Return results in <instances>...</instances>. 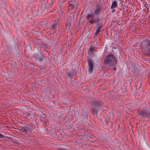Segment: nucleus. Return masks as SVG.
<instances>
[{
	"label": "nucleus",
	"instance_id": "obj_1",
	"mask_svg": "<svg viewBox=\"0 0 150 150\" xmlns=\"http://www.w3.org/2000/svg\"><path fill=\"white\" fill-rule=\"evenodd\" d=\"M90 104L91 105V108L90 110L92 114L96 116L98 119L100 121V122L104 124L103 120H104L105 125L109 128H111L112 127V122L110 121V118L109 116L107 114L103 115H98V112L99 110L100 107L105 106V104L101 100H98L97 99L93 100L90 102Z\"/></svg>",
	"mask_w": 150,
	"mask_h": 150
},
{
	"label": "nucleus",
	"instance_id": "obj_2",
	"mask_svg": "<svg viewBox=\"0 0 150 150\" xmlns=\"http://www.w3.org/2000/svg\"><path fill=\"white\" fill-rule=\"evenodd\" d=\"M86 17L88 21H89V23L90 24H96V31L94 35V36L95 37L102 30L103 26V17L99 16H96L94 17L93 15L90 13L88 14Z\"/></svg>",
	"mask_w": 150,
	"mask_h": 150
},
{
	"label": "nucleus",
	"instance_id": "obj_3",
	"mask_svg": "<svg viewBox=\"0 0 150 150\" xmlns=\"http://www.w3.org/2000/svg\"><path fill=\"white\" fill-rule=\"evenodd\" d=\"M117 58L111 53L108 54L105 56L103 62L104 64H109L112 66L117 64Z\"/></svg>",
	"mask_w": 150,
	"mask_h": 150
},
{
	"label": "nucleus",
	"instance_id": "obj_4",
	"mask_svg": "<svg viewBox=\"0 0 150 150\" xmlns=\"http://www.w3.org/2000/svg\"><path fill=\"white\" fill-rule=\"evenodd\" d=\"M33 57L36 62H38L40 64L46 63L47 61L46 57L42 52L38 51L37 53L34 54Z\"/></svg>",
	"mask_w": 150,
	"mask_h": 150
},
{
	"label": "nucleus",
	"instance_id": "obj_5",
	"mask_svg": "<svg viewBox=\"0 0 150 150\" xmlns=\"http://www.w3.org/2000/svg\"><path fill=\"white\" fill-rule=\"evenodd\" d=\"M21 129H17L20 131L24 133H31V132L35 129L31 126L28 124L21 123Z\"/></svg>",
	"mask_w": 150,
	"mask_h": 150
},
{
	"label": "nucleus",
	"instance_id": "obj_6",
	"mask_svg": "<svg viewBox=\"0 0 150 150\" xmlns=\"http://www.w3.org/2000/svg\"><path fill=\"white\" fill-rule=\"evenodd\" d=\"M90 116H88L87 110L85 109H83L81 111L80 119L81 121L83 122L89 124L88 121H90Z\"/></svg>",
	"mask_w": 150,
	"mask_h": 150
},
{
	"label": "nucleus",
	"instance_id": "obj_7",
	"mask_svg": "<svg viewBox=\"0 0 150 150\" xmlns=\"http://www.w3.org/2000/svg\"><path fill=\"white\" fill-rule=\"evenodd\" d=\"M140 47L142 49L148 50L149 53H150V40L145 38L142 41Z\"/></svg>",
	"mask_w": 150,
	"mask_h": 150
},
{
	"label": "nucleus",
	"instance_id": "obj_8",
	"mask_svg": "<svg viewBox=\"0 0 150 150\" xmlns=\"http://www.w3.org/2000/svg\"><path fill=\"white\" fill-rule=\"evenodd\" d=\"M35 42V44L41 49H46L48 47L47 45L45 43L44 41L41 39H37Z\"/></svg>",
	"mask_w": 150,
	"mask_h": 150
},
{
	"label": "nucleus",
	"instance_id": "obj_9",
	"mask_svg": "<svg viewBox=\"0 0 150 150\" xmlns=\"http://www.w3.org/2000/svg\"><path fill=\"white\" fill-rule=\"evenodd\" d=\"M88 61L87 68L88 71L90 74H92L94 69V63L93 61L92 58L88 56L87 57V58Z\"/></svg>",
	"mask_w": 150,
	"mask_h": 150
},
{
	"label": "nucleus",
	"instance_id": "obj_10",
	"mask_svg": "<svg viewBox=\"0 0 150 150\" xmlns=\"http://www.w3.org/2000/svg\"><path fill=\"white\" fill-rule=\"evenodd\" d=\"M99 4H97L95 8V10L94 12V14L98 15L102 10V8H103V5L101 3L100 0H99Z\"/></svg>",
	"mask_w": 150,
	"mask_h": 150
},
{
	"label": "nucleus",
	"instance_id": "obj_11",
	"mask_svg": "<svg viewBox=\"0 0 150 150\" xmlns=\"http://www.w3.org/2000/svg\"><path fill=\"white\" fill-rule=\"evenodd\" d=\"M97 48L95 46H93L92 45L90 46L88 52V54L90 56L89 57L91 58L93 57L91 55H94V52H97Z\"/></svg>",
	"mask_w": 150,
	"mask_h": 150
},
{
	"label": "nucleus",
	"instance_id": "obj_12",
	"mask_svg": "<svg viewBox=\"0 0 150 150\" xmlns=\"http://www.w3.org/2000/svg\"><path fill=\"white\" fill-rule=\"evenodd\" d=\"M69 6L71 8V10H76L78 6V4L76 1L74 0L73 1H69L68 2Z\"/></svg>",
	"mask_w": 150,
	"mask_h": 150
},
{
	"label": "nucleus",
	"instance_id": "obj_13",
	"mask_svg": "<svg viewBox=\"0 0 150 150\" xmlns=\"http://www.w3.org/2000/svg\"><path fill=\"white\" fill-rule=\"evenodd\" d=\"M77 71L74 69H72L71 71L66 72V76L68 79H73L74 75L76 74Z\"/></svg>",
	"mask_w": 150,
	"mask_h": 150
},
{
	"label": "nucleus",
	"instance_id": "obj_14",
	"mask_svg": "<svg viewBox=\"0 0 150 150\" xmlns=\"http://www.w3.org/2000/svg\"><path fill=\"white\" fill-rule=\"evenodd\" d=\"M147 109L145 108L144 109L139 110L137 111V113L139 115L143 117H147Z\"/></svg>",
	"mask_w": 150,
	"mask_h": 150
},
{
	"label": "nucleus",
	"instance_id": "obj_15",
	"mask_svg": "<svg viewBox=\"0 0 150 150\" xmlns=\"http://www.w3.org/2000/svg\"><path fill=\"white\" fill-rule=\"evenodd\" d=\"M59 24V22L57 21H55L51 25V28L53 30L54 33H55L56 31V28Z\"/></svg>",
	"mask_w": 150,
	"mask_h": 150
},
{
	"label": "nucleus",
	"instance_id": "obj_16",
	"mask_svg": "<svg viewBox=\"0 0 150 150\" xmlns=\"http://www.w3.org/2000/svg\"><path fill=\"white\" fill-rule=\"evenodd\" d=\"M131 68L132 70V73L134 74L138 70V67L135 63H132L131 65Z\"/></svg>",
	"mask_w": 150,
	"mask_h": 150
},
{
	"label": "nucleus",
	"instance_id": "obj_17",
	"mask_svg": "<svg viewBox=\"0 0 150 150\" xmlns=\"http://www.w3.org/2000/svg\"><path fill=\"white\" fill-rule=\"evenodd\" d=\"M39 118V119L42 123H43L44 124L46 123V121L47 120V117L45 115L44 113H43L40 116L38 117Z\"/></svg>",
	"mask_w": 150,
	"mask_h": 150
},
{
	"label": "nucleus",
	"instance_id": "obj_18",
	"mask_svg": "<svg viewBox=\"0 0 150 150\" xmlns=\"http://www.w3.org/2000/svg\"><path fill=\"white\" fill-rule=\"evenodd\" d=\"M139 74L142 76H144L146 75V69L144 67L142 68L141 69L138 71Z\"/></svg>",
	"mask_w": 150,
	"mask_h": 150
},
{
	"label": "nucleus",
	"instance_id": "obj_19",
	"mask_svg": "<svg viewBox=\"0 0 150 150\" xmlns=\"http://www.w3.org/2000/svg\"><path fill=\"white\" fill-rule=\"evenodd\" d=\"M118 0H112V3L110 7L111 9H114L117 6V2Z\"/></svg>",
	"mask_w": 150,
	"mask_h": 150
},
{
	"label": "nucleus",
	"instance_id": "obj_20",
	"mask_svg": "<svg viewBox=\"0 0 150 150\" xmlns=\"http://www.w3.org/2000/svg\"><path fill=\"white\" fill-rule=\"evenodd\" d=\"M68 119L67 121L69 122L71 121L73 119V113L71 111H69L68 112Z\"/></svg>",
	"mask_w": 150,
	"mask_h": 150
},
{
	"label": "nucleus",
	"instance_id": "obj_21",
	"mask_svg": "<svg viewBox=\"0 0 150 150\" xmlns=\"http://www.w3.org/2000/svg\"><path fill=\"white\" fill-rule=\"evenodd\" d=\"M71 26V23L69 20L66 21L65 23V26L66 29L68 30L69 29Z\"/></svg>",
	"mask_w": 150,
	"mask_h": 150
},
{
	"label": "nucleus",
	"instance_id": "obj_22",
	"mask_svg": "<svg viewBox=\"0 0 150 150\" xmlns=\"http://www.w3.org/2000/svg\"><path fill=\"white\" fill-rule=\"evenodd\" d=\"M40 66H39V68L40 70H43L45 69L46 67V63H42L40 64Z\"/></svg>",
	"mask_w": 150,
	"mask_h": 150
},
{
	"label": "nucleus",
	"instance_id": "obj_23",
	"mask_svg": "<svg viewBox=\"0 0 150 150\" xmlns=\"http://www.w3.org/2000/svg\"><path fill=\"white\" fill-rule=\"evenodd\" d=\"M43 113L41 110L40 109H38L36 110V112L35 113V115L37 116L38 117L40 116Z\"/></svg>",
	"mask_w": 150,
	"mask_h": 150
},
{
	"label": "nucleus",
	"instance_id": "obj_24",
	"mask_svg": "<svg viewBox=\"0 0 150 150\" xmlns=\"http://www.w3.org/2000/svg\"><path fill=\"white\" fill-rule=\"evenodd\" d=\"M110 66H110L109 64H104L102 68V69H104L108 70H110Z\"/></svg>",
	"mask_w": 150,
	"mask_h": 150
},
{
	"label": "nucleus",
	"instance_id": "obj_25",
	"mask_svg": "<svg viewBox=\"0 0 150 150\" xmlns=\"http://www.w3.org/2000/svg\"><path fill=\"white\" fill-rule=\"evenodd\" d=\"M48 59L49 62H54L55 58L53 57L50 56V57H48Z\"/></svg>",
	"mask_w": 150,
	"mask_h": 150
},
{
	"label": "nucleus",
	"instance_id": "obj_26",
	"mask_svg": "<svg viewBox=\"0 0 150 150\" xmlns=\"http://www.w3.org/2000/svg\"><path fill=\"white\" fill-rule=\"evenodd\" d=\"M51 132L50 133L52 134L53 136L56 137L57 136L56 130L55 129H52L51 130Z\"/></svg>",
	"mask_w": 150,
	"mask_h": 150
},
{
	"label": "nucleus",
	"instance_id": "obj_27",
	"mask_svg": "<svg viewBox=\"0 0 150 150\" xmlns=\"http://www.w3.org/2000/svg\"><path fill=\"white\" fill-rule=\"evenodd\" d=\"M16 65L17 64L16 62H15L14 63H11L10 64L11 69L14 70Z\"/></svg>",
	"mask_w": 150,
	"mask_h": 150
},
{
	"label": "nucleus",
	"instance_id": "obj_28",
	"mask_svg": "<svg viewBox=\"0 0 150 150\" xmlns=\"http://www.w3.org/2000/svg\"><path fill=\"white\" fill-rule=\"evenodd\" d=\"M64 115V114L62 112H58V113L57 114L58 119H60L61 117L63 116Z\"/></svg>",
	"mask_w": 150,
	"mask_h": 150
},
{
	"label": "nucleus",
	"instance_id": "obj_29",
	"mask_svg": "<svg viewBox=\"0 0 150 150\" xmlns=\"http://www.w3.org/2000/svg\"><path fill=\"white\" fill-rule=\"evenodd\" d=\"M81 135L82 136H83L84 138L86 139H90L91 138V136L90 135H88V134H87V135H86V134L83 133V134H82Z\"/></svg>",
	"mask_w": 150,
	"mask_h": 150
},
{
	"label": "nucleus",
	"instance_id": "obj_30",
	"mask_svg": "<svg viewBox=\"0 0 150 150\" xmlns=\"http://www.w3.org/2000/svg\"><path fill=\"white\" fill-rule=\"evenodd\" d=\"M39 8L40 9L42 12L44 11L45 10V3L43 4L42 3L40 6Z\"/></svg>",
	"mask_w": 150,
	"mask_h": 150
},
{
	"label": "nucleus",
	"instance_id": "obj_31",
	"mask_svg": "<svg viewBox=\"0 0 150 150\" xmlns=\"http://www.w3.org/2000/svg\"><path fill=\"white\" fill-rule=\"evenodd\" d=\"M67 118V116L64 115L63 116H62L60 119H59V122L63 121L66 120Z\"/></svg>",
	"mask_w": 150,
	"mask_h": 150
},
{
	"label": "nucleus",
	"instance_id": "obj_32",
	"mask_svg": "<svg viewBox=\"0 0 150 150\" xmlns=\"http://www.w3.org/2000/svg\"><path fill=\"white\" fill-rule=\"evenodd\" d=\"M102 71L103 73V76H104V75H105V73H108V70H106L104 69H102Z\"/></svg>",
	"mask_w": 150,
	"mask_h": 150
},
{
	"label": "nucleus",
	"instance_id": "obj_33",
	"mask_svg": "<svg viewBox=\"0 0 150 150\" xmlns=\"http://www.w3.org/2000/svg\"><path fill=\"white\" fill-rule=\"evenodd\" d=\"M54 62H49V64L50 65V67L54 68Z\"/></svg>",
	"mask_w": 150,
	"mask_h": 150
},
{
	"label": "nucleus",
	"instance_id": "obj_34",
	"mask_svg": "<svg viewBox=\"0 0 150 150\" xmlns=\"http://www.w3.org/2000/svg\"><path fill=\"white\" fill-rule=\"evenodd\" d=\"M147 117H150V109H147Z\"/></svg>",
	"mask_w": 150,
	"mask_h": 150
},
{
	"label": "nucleus",
	"instance_id": "obj_35",
	"mask_svg": "<svg viewBox=\"0 0 150 150\" xmlns=\"http://www.w3.org/2000/svg\"><path fill=\"white\" fill-rule=\"evenodd\" d=\"M43 50L42 51L45 54H47L48 55H50L49 53L46 50V49H42Z\"/></svg>",
	"mask_w": 150,
	"mask_h": 150
},
{
	"label": "nucleus",
	"instance_id": "obj_36",
	"mask_svg": "<svg viewBox=\"0 0 150 150\" xmlns=\"http://www.w3.org/2000/svg\"><path fill=\"white\" fill-rule=\"evenodd\" d=\"M146 125V123H143L142 124V126H143V131L144 132H145V126Z\"/></svg>",
	"mask_w": 150,
	"mask_h": 150
},
{
	"label": "nucleus",
	"instance_id": "obj_37",
	"mask_svg": "<svg viewBox=\"0 0 150 150\" xmlns=\"http://www.w3.org/2000/svg\"><path fill=\"white\" fill-rule=\"evenodd\" d=\"M47 3L49 5L50 4L52 5L53 4V2L52 0H48V2Z\"/></svg>",
	"mask_w": 150,
	"mask_h": 150
},
{
	"label": "nucleus",
	"instance_id": "obj_38",
	"mask_svg": "<svg viewBox=\"0 0 150 150\" xmlns=\"http://www.w3.org/2000/svg\"><path fill=\"white\" fill-rule=\"evenodd\" d=\"M111 75L110 74V73L109 72H108L107 73V74H105V75L104 76L105 77H110L111 76Z\"/></svg>",
	"mask_w": 150,
	"mask_h": 150
},
{
	"label": "nucleus",
	"instance_id": "obj_39",
	"mask_svg": "<svg viewBox=\"0 0 150 150\" xmlns=\"http://www.w3.org/2000/svg\"><path fill=\"white\" fill-rule=\"evenodd\" d=\"M119 1H120V3L122 6H124L125 5V3L122 0H119Z\"/></svg>",
	"mask_w": 150,
	"mask_h": 150
},
{
	"label": "nucleus",
	"instance_id": "obj_40",
	"mask_svg": "<svg viewBox=\"0 0 150 150\" xmlns=\"http://www.w3.org/2000/svg\"><path fill=\"white\" fill-rule=\"evenodd\" d=\"M21 123H21V122H19V123L16 124V127H19V129L21 128L20 127L21 126ZM16 129H17V128H16Z\"/></svg>",
	"mask_w": 150,
	"mask_h": 150
},
{
	"label": "nucleus",
	"instance_id": "obj_41",
	"mask_svg": "<svg viewBox=\"0 0 150 150\" xmlns=\"http://www.w3.org/2000/svg\"><path fill=\"white\" fill-rule=\"evenodd\" d=\"M11 142L13 143H14L15 144H18L19 143L18 141H16L14 140H13V141H11Z\"/></svg>",
	"mask_w": 150,
	"mask_h": 150
},
{
	"label": "nucleus",
	"instance_id": "obj_42",
	"mask_svg": "<svg viewBox=\"0 0 150 150\" xmlns=\"http://www.w3.org/2000/svg\"><path fill=\"white\" fill-rule=\"evenodd\" d=\"M7 137V136H4L3 134L0 133V138H5Z\"/></svg>",
	"mask_w": 150,
	"mask_h": 150
},
{
	"label": "nucleus",
	"instance_id": "obj_43",
	"mask_svg": "<svg viewBox=\"0 0 150 150\" xmlns=\"http://www.w3.org/2000/svg\"><path fill=\"white\" fill-rule=\"evenodd\" d=\"M81 52V50H78L77 52V54L78 55L77 57H78L79 55L80 54Z\"/></svg>",
	"mask_w": 150,
	"mask_h": 150
},
{
	"label": "nucleus",
	"instance_id": "obj_44",
	"mask_svg": "<svg viewBox=\"0 0 150 150\" xmlns=\"http://www.w3.org/2000/svg\"><path fill=\"white\" fill-rule=\"evenodd\" d=\"M38 83L39 85H41L43 82L42 81H38Z\"/></svg>",
	"mask_w": 150,
	"mask_h": 150
},
{
	"label": "nucleus",
	"instance_id": "obj_45",
	"mask_svg": "<svg viewBox=\"0 0 150 150\" xmlns=\"http://www.w3.org/2000/svg\"><path fill=\"white\" fill-rule=\"evenodd\" d=\"M62 102L63 104H64L65 105H67L68 103V101H65L64 100L62 101Z\"/></svg>",
	"mask_w": 150,
	"mask_h": 150
},
{
	"label": "nucleus",
	"instance_id": "obj_46",
	"mask_svg": "<svg viewBox=\"0 0 150 150\" xmlns=\"http://www.w3.org/2000/svg\"><path fill=\"white\" fill-rule=\"evenodd\" d=\"M137 83L138 84H139V86L138 88L139 89L140 87H141V82H140V81H138V82Z\"/></svg>",
	"mask_w": 150,
	"mask_h": 150
},
{
	"label": "nucleus",
	"instance_id": "obj_47",
	"mask_svg": "<svg viewBox=\"0 0 150 150\" xmlns=\"http://www.w3.org/2000/svg\"><path fill=\"white\" fill-rule=\"evenodd\" d=\"M31 114H30L28 113L26 114L27 117H31Z\"/></svg>",
	"mask_w": 150,
	"mask_h": 150
},
{
	"label": "nucleus",
	"instance_id": "obj_48",
	"mask_svg": "<svg viewBox=\"0 0 150 150\" xmlns=\"http://www.w3.org/2000/svg\"><path fill=\"white\" fill-rule=\"evenodd\" d=\"M45 9H47L48 8L47 5L46 3H45Z\"/></svg>",
	"mask_w": 150,
	"mask_h": 150
},
{
	"label": "nucleus",
	"instance_id": "obj_49",
	"mask_svg": "<svg viewBox=\"0 0 150 150\" xmlns=\"http://www.w3.org/2000/svg\"><path fill=\"white\" fill-rule=\"evenodd\" d=\"M65 1V0H62L60 2L61 3L60 5H62V4Z\"/></svg>",
	"mask_w": 150,
	"mask_h": 150
},
{
	"label": "nucleus",
	"instance_id": "obj_50",
	"mask_svg": "<svg viewBox=\"0 0 150 150\" xmlns=\"http://www.w3.org/2000/svg\"><path fill=\"white\" fill-rule=\"evenodd\" d=\"M8 139H9V140H11V141H13V139L12 138H11V137H6Z\"/></svg>",
	"mask_w": 150,
	"mask_h": 150
},
{
	"label": "nucleus",
	"instance_id": "obj_51",
	"mask_svg": "<svg viewBox=\"0 0 150 150\" xmlns=\"http://www.w3.org/2000/svg\"><path fill=\"white\" fill-rule=\"evenodd\" d=\"M113 67H114L112 68V69L115 71H116V68L115 66V65H114V66H113Z\"/></svg>",
	"mask_w": 150,
	"mask_h": 150
},
{
	"label": "nucleus",
	"instance_id": "obj_52",
	"mask_svg": "<svg viewBox=\"0 0 150 150\" xmlns=\"http://www.w3.org/2000/svg\"><path fill=\"white\" fill-rule=\"evenodd\" d=\"M87 140H88L89 142H94V141H92V140H91L90 139H87Z\"/></svg>",
	"mask_w": 150,
	"mask_h": 150
},
{
	"label": "nucleus",
	"instance_id": "obj_53",
	"mask_svg": "<svg viewBox=\"0 0 150 150\" xmlns=\"http://www.w3.org/2000/svg\"><path fill=\"white\" fill-rule=\"evenodd\" d=\"M138 77V74L137 73H136L134 76L135 77V79H136Z\"/></svg>",
	"mask_w": 150,
	"mask_h": 150
},
{
	"label": "nucleus",
	"instance_id": "obj_54",
	"mask_svg": "<svg viewBox=\"0 0 150 150\" xmlns=\"http://www.w3.org/2000/svg\"><path fill=\"white\" fill-rule=\"evenodd\" d=\"M70 18H71V19L74 18V15H72V16H71L70 17Z\"/></svg>",
	"mask_w": 150,
	"mask_h": 150
},
{
	"label": "nucleus",
	"instance_id": "obj_55",
	"mask_svg": "<svg viewBox=\"0 0 150 150\" xmlns=\"http://www.w3.org/2000/svg\"><path fill=\"white\" fill-rule=\"evenodd\" d=\"M113 9L112 11V13H114L116 11V10L115 9Z\"/></svg>",
	"mask_w": 150,
	"mask_h": 150
},
{
	"label": "nucleus",
	"instance_id": "obj_56",
	"mask_svg": "<svg viewBox=\"0 0 150 150\" xmlns=\"http://www.w3.org/2000/svg\"><path fill=\"white\" fill-rule=\"evenodd\" d=\"M97 0H93V4H94L96 3Z\"/></svg>",
	"mask_w": 150,
	"mask_h": 150
},
{
	"label": "nucleus",
	"instance_id": "obj_57",
	"mask_svg": "<svg viewBox=\"0 0 150 150\" xmlns=\"http://www.w3.org/2000/svg\"><path fill=\"white\" fill-rule=\"evenodd\" d=\"M143 137L144 139V141L145 142V138L144 135H143Z\"/></svg>",
	"mask_w": 150,
	"mask_h": 150
},
{
	"label": "nucleus",
	"instance_id": "obj_58",
	"mask_svg": "<svg viewBox=\"0 0 150 150\" xmlns=\"http://www.w3.org/2000/svg\"><path fill=\"white\" fill-rule=\"evenodd\" d=\"M120 125H118V127L117 129V130L118 131L119 130V129L120 128Z\"/></svg>",
	"mask_w": 150,
	"mask_h": 150
},
{
	"label": "nucleus",
	"instance_id": "obj_59",
	"mask_svg": "<svg viewBox=\"0 0 150 150\" xmlns=\"http://www.w3.org/2000/svg\"><path fill=\"white\" fill-rule=\"evenodd\" d=\"M75 11L76 10H74V11L73 12H72V15H74V14L75 13Z\"/></svg>",
	"mask_w": 150,
	"mask_h": 150
},
{
	"label": "nucleus",
	"instance_id": "obj_60",
	"mask_svg": "<svg viewBox=\"0 0 150 150\" xmlns=\"http://www.w3.org/2000/svg\"><path fill=\"white\" fill-rule=\"evenodd\" d=\"M52 54L53 56H55V53H52Z\"/></svg>",
	"mask_w": 150,
	"mask_h": 150
},
{
	"label": "nucleus",
	"instance_id": "obj_61",
	"mask_svg": "<svg viewBox=\"0 0 150 150\" xmlns=\"http://www.w3.org/2000/svg\"><path fill=\"white\" fill-rule=\"evenodd\" d=\"M90 33V31L89 30L87 32V34H88V35Z\"/></svg>",
	"mask_w": 150,
	"mask_h": 150
},
{
	"label": "nucleus",
	"instance_id": "obj_62",
	"mask_svg": "<svg viewBox=\"0 0 150 150\" xmlns=\"http://www.w3.org/2000/svg\"><path fill=\"white\" fill-rule=\"evenodd\" d=\"M30 118L31 119H33L34 118V116L33 115H31V117H30Z\"/></svg>",
	"mask_w": 150,
	"mask_h": 150
},
{
	"label": "nucleus",
	"instance_id": "obj_63",
	"mask_svg": "<svg viewBox=\"0 0 150 150\" xmlns=\"http://www.w3.org/2000/svg\"><path fill=\"white\" fill-rule=\"evenodd\" d=\"M65 29L64 27L62 29V30L63 31H65Z\"/></svg>",
	"mask_w": 150,
	"mask_h": 150
},
{
	"label": "nucleus",
	"instance_id": "obj_64",
	"mask_svg": "<svg viewBox=\"0 0 150 150\" xmlns=\"http://www.w3.org/2000/svg\"><path fill=\"white\" fill-rule=\"evenodd\" d=\"M28 46L29 47L30 49H31V45L29 44Z\"/></svg>",
	"mask_w": 150,
	"mask_h": 150
}]
</instances>
